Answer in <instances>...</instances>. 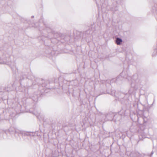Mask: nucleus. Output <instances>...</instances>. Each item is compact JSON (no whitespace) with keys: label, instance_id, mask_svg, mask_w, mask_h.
<instances>
[{"label":"nucleus","instance_id":"nucleus-1","mask_svg":"<svg viewBox=\"0 0 157 157\" xmlns=\"http://www.w3.org/2000/svg\"><path fill=\"white\" fill-rule=\"evenodd\" d=\"M9 131L10 134H14L15 135H18V136L21 135L23 136H34L36 134L37 136V132H27L22 130H16L12 127H10L9 130Z\"/></svg>","mask_w":157,"mask_h":157},{"label":"nucleus","instance_id":"nucleus-2","mask_svg":"<svg viewBox=\"0 0 157 157\" xmlns=\"http://www.w3.org/2000/svg\"><path fill=\"white\" fill-rule=\"evenodd\" d=\"M2 61L1 64H5L9 65L10 64L11 60L10 59V55L8 54H4L1 57Z\"/></svg>","mask_w":157,"mask_h":157},{"label":"nucleus","instance_id":"nucleus-3","mask_svg":"<svg viewBox=\"0 0 157 157\" xmlns=\"http://www.w3.org/2000/svg\"><path fill=\"white\" fill-rule=\"evenodd\" d=\"M53 35L54 38L57 39L58 40H59L60 39H63L64 37V35L61 33H55Z\"/></svg>","mask_w":157,"mask_h":157},{"label":"nucleus","instance_id":"nucleus-4","mask_svg":"<svg viewBox=\"0 0 157 157\" xmlns=\"http://www.w3.org/2000/svg\"><path fill=\"white\" fill-rule=\"evenodd\" d=\"M117 116H114V114L113 113L110 112L106 115V119L107 120L111 121L114 119V117H116Z\"/></svg>","mask_w":157,"mask_h":157},{"label":"nucleus","instance_id":"nucleus-5","mask_svg":"<svg viewBox=\"0 0 157 157\" xmlns=\"http://www.w3.org/2000/svg\"><path fill=\"white\" fill-rule=\"evenodd\" d=\"M130 155L131 157H143L142 154L136 151L132 152Z\"/></svg>","mask_w":157,"mask_h":157},{"label":"nucleus","instance_id":"nucleus-6","mask_svg":"<svg viewBox=\"0 0 157 157\" xmlns=\"http://www.w3.org/2000/svg\"><path fill=\"white\" fill-rule=\"evenodd\" d=\"M125 110L122 109L120 111L118 112V114L119 115H118L119 117V119H117V121H120L121 118V116L124 115V114Z\"/></svg>","mask_w":157,"mask_h":157},{"label":"nucleus","instance_id":"nucleus-7","mask_svg":"<svg viewBox=\"0 0 157 157\" xmlns=\"http://www.w3.org/2000/svg\"><path fill=\"white\" fill-rule=\"evenodd\" d=\"M122 42V39L119 37H117L116 40V43L117 45H119Z\"/></svg>","mask_w":157,"mask_h":157},{"label":"nucleus","instance_id":"nucleus-8","mask_svg":"<svg viewBox=\"0 0 157 157\" xmlns=\"http://www.w3.org/2000/svg\"><path fill=\"white\" fill-rule=\"evenodd\" d=\"M131 86L132 88L129 90V92L130 94L132 93L133 90H134V87L135 86V84H133V83H131Z\"/></svg>","mask_w":157,"mask_h":157},{"label":"nucleus","instance_id":"nucleus-9","mask_svg":"<svg viewBox=\"0 0 157 157\" xmlns=\"http://www.w3.org/2000/svg\"><path fill=\"white\" fill-rule=\"evenodd\" d=\"M41 92H39V94H36V93H34V94L36 95L35 98L34 99L33 98V100L35 101H37L38 100V97L40 96V94Z\"/></svg>","mask_w":157,"mask_h":157},{"label":"nucleus","instance_id":"nucleus-10","mask_svg":"<svg viewBox=\"0 0 157 157\" xmlns=\"http://www.w3.org/2000/svg\"><path fill=\"white\" fill-rule=\"evenodd\" d=\"M49 83V82L48 81H46L42 83V87H45L46 86H47V84H48Z\"/></svg>","mask_w":157,"mask_h":157},{"label":"nucleus","instance_id":"nucleus-11","mask_svg":"<svg viewBox=\"0 0 157 157\" xmlns=\"http://www.w3.org/2000/svg\"><path fill=\"white\" fill-rule=\"evenodd\" d=\"M3 91H9L10 89V87H4L3 88Z\"/></svg>","mask_w":157,"mask_h":157},{"label":"nucleus","instance_id":"nucleus-12","mask_svg":"<svg viewBox=\"0 0 157 157\" xmlns=\"http://www.w3.org/2000/svg\"><path fill=\"white\" fill-rule=\"evenodd\" d=\"M157 54V50H156V49H155L154 50V51L152 54V56H155Z\"/></svg>","mask_w":157,"mask_h":157},{"label":"nucleus","instance_id":"nucleus-13","mask_svg":"<svg viewBox=\"0 0 157 157\" xmlns=\"http://www.w3.org/2000/svg\"><path fill=\"white\" fill-rule=\"evenodd\" d=\"M118 115H119V114H117V115H114V116H116V117H114V121H117V119H119V117H118Z\"/></svg>","mask_w":157,"mask_h":157},{"label":"nucleus","instance_id":"nucleus-14","mask_svg":"<svg viewBox=\"0 0 157 157\" xmlns=\"http://www.w3.org/2000/svg\"><path fill=\"white\" fill-rule=\"evenodd\" d=\"M89 33H90V31L87 30L84 32L83 34L84 36H86V34H88Z\"/></svg>","mask_w":157,"mask_h":157},{"label":"nucleus","instance_id":"nucleus-15","mask_svg":"<svg viewBox=\"0 0 157 157\" xmlns=\"http://www.w3.org/2000/svg\"><path fill=\"white\" fill-rule=\"evenodd\" d=\"M154 154V152L153 151H152L151 154L150 155L148 154V155L150 157H151V156L153 155V154Z\"/></svg>","mask_w":157,"mask_h":157},{"label":"nucleus","instance_id":"nucleus-16","mask_svg":"<svg viewBox=\"0 0 157 157\" xmlns=\"http://www.w3.org/2000/svg\"><path fill=\"white\" fill-rule=\"evenodd\" d=\"M48 36H48V38H49V39H52V38H50V37H48Z\"/></svg>","mask_w":157,"mask_h":157},{"label":"nucleus","instance_id":"nucleus-17","mask_svg":"<svg viewBox=\"0 0 157 157\" xmlns=\"http://www.w3.org/2000/svg\"><path fill=\"white\" fill-rule=\"evenodd\" d=\"M34 17V16H32V17H31V18H33Z\"/></svg>","mask_w":157,"mask_h":157},{"label":"nucleus","instance_id":"nucleus-18","mask_svg":"<svg viewBox=\"0 0 157 157\" xmlns=\"http://www.w3.org/2000/svg\"><path fill=\"white\" fill-rule=\"evenodd\" d=\"M123 73V72H122V73H121L120 74V75H122V73Z\"/></svg>","mask_w":157,"mask_h":157},{"label":"nucleus","instance_id":"nucleus-19","mask_svg":"<svg viewBox=\"0 0 157 157\" xmlns=\"http://www.w3.org/2000/svg\"><path fill=\"white\" fill-rule=\"evenodd\" d=\"M2 133H0V136L1 135H2Z\"/></svg>","mask_w":157,"mask_h":157},{"label":"nucleus","instance_id":"nucleus-20","mask_svg":"<svg viewBox=\"0 0 157 157\" xmlns=\"http://www.w3.org/2000/svg\"><path fill=\"white\" fill-rule=\"evenodd\" d=\"M49 156V157H51V156Z\"/></svg>","mask_w":157,"mask_h":157}]
</instances>
